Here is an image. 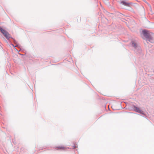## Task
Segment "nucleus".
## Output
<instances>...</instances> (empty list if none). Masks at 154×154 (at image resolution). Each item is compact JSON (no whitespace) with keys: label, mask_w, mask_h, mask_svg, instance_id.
I'll return each instance as SVG.
<instances>
[{"label":"nucleus","mask_w":154,"mask_h":154,"mask_svg":"<svg viewBox=\"0 0 154 154\" xmlns=\"http://www.w3.org/2000/svg\"><path fill=\"white\" fill-rule=\"evenodd\" d=\"M143 33L144 36L146 38L147 41H148L151 43L154 42V38L146 31L143 30Z\"/></svg>","instance_id":"nucleus-1"},{"label":"nucleus","mask_w":154,"mask_h":154,"mask_svg":"<svg viewBox=\"0 0 154 154\" xmlns=\"http://www.w3.org/2000/svg\"><path fill=\"white\" fill-rule=\"evenodd\" d=\"M57 148L60 149H64L65 148V147L63 146H59L57 147Z\"/></svg>","instance_id":"nucleus-5"},{"label":"nucleus","mask_w":154,"mask_h":154,"mask_svg":"<svg viewBox=\"0 0 154 154\" xmlns=\"http://www.w3.org/2000/svg\"><path fill=\"white\" fill-rule=\"evenodd\" d=\"M121 3L123 5L127 6H129L130 5L129 3L124 1L122 2Z\"/></svg>","instance_id":"nucleus-4"},{"label":"nucleus","mask_w":154,"mask_h":154,"mask_svg":"<svg viewBox=\"0 0 154 154\" xmlns=\"http://www.w3.org/2000/svg\"><path fill=\"white\" fill-rule=\"evenodd\" d=\"M0 31L6 38L8 39L11 37V35L8 32L2 28H0Z\"/></svg>","instance_id":"nucleus-2"},{"label":"nucleus","mask_w":154,"mask_h":154,"mask_svg":"<svg viewBox=\"0 0 154 154\" xmlns=\"http://www.w3.org/2000/svg\"><path fill=\"white\" fill-rule=\"evenodd\" d=\"M132 46H134V47H136V45L135 43H132Z\"/></svg>","instance_id":"nucleus-6"},{"label":"nucleus","mask_w":154,"mask_h":154,"mask_svg":"<svg viewBox=\"0 0 154 154\" xmlns=\"http://www.w3.org/2000/svg\"><path fill=\"white\" fill-rule=\"evenodd\" d=\"M134 110L135 111L140 113H141L142 112L139 108L135 106H134Z\"/></svg>","instance_id":"nucleus-3"}]
</instances>
